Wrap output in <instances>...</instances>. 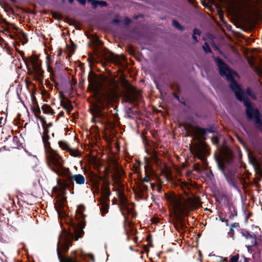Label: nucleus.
Here are the masks:
<instances>
[{"label": "nucleus", "mask_w": 262, "mask_h": 262, "mask_svg": "<svg viewBox=\"0 0 262 262\" xmlns=\"http://www.w3.org/2000/svg\"><path fill=\"white\" fill-rule=\"evenodd\" d=\"M215 62L219 68L221 76H225L230 82V86L233 91L238 100L243 101L246 107V113L250 119H253L256 127L262 130V122L260 119L259 113L257 110L253 108L250 102L245 99L244 95L239 85L235 81L237 74L229 68V67L220 58L215 59Z\"/></svg>", "instance_id": "1"}, {"label": "nucleus", "mask_w": 262, "mask_h": 262, "mask_svg": "<svg viewBox=\"0 0 262 262\" xmlns=\"http://www.w3.org/2000/svg\"><path fill=\"white\" fill-rule=\"evenodd\" d=\"M89 88L94 92L98 103L96 106L97 111L99 112L101 108H104L109 102L115 101L118 98L117 84L113 83L111 88L106 89L105 85L111 82L105 77L96 76L91 74L89 76Z\"/></svg>", "instance_id": "2"}, {"label": "nucleus", "mask_w": 262, "mask_h": 262, "mask_svg": "<svg viewBox=\"0 0 262 262\" xmlns=\"http://www.w3.org/2000/svg\"><path fill=\"white\" fill-rule=\"evenodd\" d=\"M167 200L169 203L171 215L176 220L174 223L176 228L178 225L183 228V216L188 215L190 212L198 209L201 205L200 198L197 196L185 198L170 195L167 196Z\"/></svg>", "instance_id": "3"}, {"label": "nucleus", "mask_w": 262, "mask_h": 262, "mask_svg": "<svg viewBox=\"0 0 262 262\" xmlns=\"http://www.w3.org/2000/svg\"><path fill=\"white\" fill-rule=\"evenodd\" d=\"M48 136L46 134H45L42 137V140L44 143L49 165L50 166H51L52 165L57 166V171H58L59 173L65 174L67 172L66 171H68V170L66 169H63V168H61V167H60V161L58 159V156L55 151L52 149L49 146V143L48 142Z\"/></svg>", "instance_id": "4"}, {"label": "nucleus", "mask_w": 262, "mask_h": 262, "mask_svg": "<svg viewBox=\"0 0 262 262\" xmlns=\"http://www.w3.org/2000/svg\"><path fill=\"white\" fill-rule=\"evenodd\" d=\"M60 167L61 168H63V169H66L68 170V171L64 174L59 173L58 171H57V166H54V167H52V170L55 171L57 174L60 176L65 177L67 180V181L70 183V184L74 185V183L77 185H83L85 182V177L81 174H75L73 175H70V171L69 168H67L62 166V164L60 162Z\"/></svg>", "instance_id": "5"}, {"label": "nucleus", "mask_w": 262, "mask_h": 262, "mask_svg": "<svg viewBox=\"0 0 262 262\" xmlns=\"http://www.w3.org/2000/svg\"><path fill=\"white\" fill-rule=\"evenodd\" d=\"M73 238V236L70 232L65 229L62 230L57 243V252L59 257L61 256L62 252H64L69 249V244Z\"/></svg>", "instance_id": "6"}, {"label": "nucleus", "mask_w": 262, "mask_h": 262, "mask_svg": "<svg viewBox=\"0 0 262 262\" xmlns=\"http://www.w3.org/2000/svg\"><path fill=\"white\" fill-rule=\"evenodd\" d=\"M122 84L125 91L124 97L126 102L132 103L139 98L140 93L135 88L126 81H123Z\"/></svg>", "instance_id": "7"}, {"label": "nucleus", "mask_w": 262, "mask_h": 262, "mask_svg": "<svg viewBox=\"0 0 262 262\" xmlns=\"http://www.w3.org/2000/svg\"><path fill=\"white\" fill-rule=\"evenodd\" d=\"M222 156L215 155V160L219 168L222 172L224 171L225 164L227 158L230 156V150L226 147H224L221 150Z\"/></svg>", "instance_id": "8"}, {"label": "nucleus", "mask_w": 262, "mask_h": 262, "mask_svg": "<svg viewBox=\"0 0 262 262\" xmlns=\"http://www.w3.org/2000/svg\"><path fill=\"white\" fill-rule=\"evenodd\" d=\"M191 151L195 157H197L202 161L205 160L206 155L208 150L207 148L205 147L203 144L200 143L195 145L191 148Z\"/></svg>", "instance_id": "9"}, {"label": "nucleus", "mask_w": 262, "mask_h": 262, "mask_svg": "<svg viewBox=\"0 0 262 262\" xmlns=\"http://www.w3.org/2000/svg\"><path fill=\"white\" fill-rule=\"evenodd\" d=\"M185 128L188 136H190L191 133H192L195 136V138L198 140H199L200 138L202 137L205 134V131L203 129L198 127H194L189 129L187 128L186 127H185Z\"/></svg>", "instance_id": "10"}, {"label": "nucleus", "mask_w": 262, "mask_h": 262, "mask_svg": "<svg viewBox=\"0 0 262 262\" xmlns=\"http://www.w3.org/2000/svg\"><path fill=\"white\" fill-rule=\"evenodd\" d=\"M31 62L34 70L38 74H40V64L38 61L37 57H33L31 59Z\"/></svg>", "instance_id": "11"}, {"label": "nucleus", "mask_w": 262, "mask_h": 262, "mask_svg": "<svg viewBox=\"0 0 262 262\" xmlns=\"http://www.w3.org/2000/svg\"><path fill=\"white\" fill-rule=\"evenodd\" d=\"M62 204L63 203H59V204H57L56 205V209L59 217L61 220V222L62 221L63 218L66 216V213L64 212V210L62 207Z\"/></svg>", "instance_id": "12"}, {"label": "nucleus", "mask_w": 262, "mask_h": 262, "mask_svg": "<svg viewBox=\"0 0 262 262\" xmlns=\"http://www.w3.org/2000/svg\"><path fill=\"white\" fill-rule=\"evenodd\" d=\"M85 208L83 205H79L76 210V216L77 219H83L84 217L83 212Z\"/></svg>", "instance_id": "13"}, {"label": "nucleus", "mask_w": 262, "mask_h": 262, "mask_svg": "<svg viewBox=\"0 0 262 262\" xmlns=\"http://www.w3.org/2000/svg\"><path fill=\"white\" fill-rule=\"evenodd\" d=\"M41 110L45 114L53 115L54 112L52 108L48 104H45L41 107Z\"/></svg>", "instance_id": "14"}, {"label": "nucleus", "mask_w": 262, "mask_h": 262, "mask_svg": "<svg viewBox=\"0 0 262 262\" xmlns=\"http://www.w3.org/2000/svg\"><path fill=\"white\" fill-rule=\"evenodd\" d=\"M250 163L253 165L254 168L256 171H258L260 169V165L257 161V160L254 157H250L249 158Z\"/></svg>", "instance_id": "15"}, {"label": "nucleus", "mask_w": 262, "mask_h": 262, "mask_svg": "<svg viewBox=\"0 0 262 262\" xmlns=\"http://www.w3.org/2000/svg\"><path fill=\"white\" fill-rule=\"evenodd\" d=\"M101 207L100 209L101 212L103 214L107 213L108 212L109 205L105 203L104 201H101L100 203Z\"/></svg>", "instance_id": "16"}, {"label": "nucleus", "mask_w": 262, "mask_h": 262, "mask_svg": "<svg viewBox=\"0 0 262 262\" xmlns=\"http://www.w3.org/2000/svg\"><path fill=\"white\" fill-rule=\"evenodd\" d=\"M91 46H98L100 45H101L102 44V42L101 40L99 39L98 37L95 36L92 37L91 40Z\"/></svg>", "instance_id": "17"}, {"label": "nucleus", "mask_w": 262, "mask_h": 262, "mask_svg": "<svg viewBox=\"0 0 262 262\" xmlns=\"http://www.w3.org/2000/svg\"><path fill=\"white\" fill-rule=\"evenodd\" d=\"M61 105L68 112H70L73 108L71 103L68 100L66 101H61Z\"/></svg>", "instance_id": "18"}, {"label": "nucleus", "mask_w": 262, "mask_h": 262, "mask_svg": "<svg viewBox=\"0 0 262 262\" xmlns=\"http://www.w3.org/2000/svg\"><path fill=\"white\" fill-rule=\"evenodd\" d=\"M110 194H111L110 190L107 188H105L103 192L102 193L103 199L101 201H106V200H107L108 199V197L110 195Z\"/></svg>", "instance_id": "19"}, {"label": "nucleus", "mask_w": 262, "mask_h": 262, "mask_svg": "<svg viewBox=\"0 0 262 262\" xmlns=\"http://www.w3.org/2000/svg\"><path fill=\"white\" fill-rule=\"evenodd\" d=\"M248 243L251 244V246L255 245L256 244L255 237L252 235H249L247 237Z\"/></svg>", "instance_id": "20"}, {"label": "nucleus", "mask_w": 262, "mask_h": 262, "mask_svg": "<svg viewBox=\"0 0 262 262\" xmlns=\"http://www.w3.org/2000/svg\"><path fill=\"white\" fill-rule=\"evenodd\" d=\"M58 144L59 146L64 150H67L68 151V150L70 149L69 145L67 142L64 141H59L58 142Z\"/></svg>", "instance_id": "21"}, {"label": "nucleus", "mask_w": 262, "mask_h": 262, "mask_svg": "<svg viewBox=\"0 0 262 262\" xmlns=\"http://www.w3.org/2000/svg\"><path fill=\"white\" fill-rule=\"evenodd\" d=\"M68 151L70 153V155L73 157H78L80 155L79 152L77 150L72 149L70 148Z\"/></svg>", "instance_id": "22"}, {"label": "nucleus", "mask_w": 262, "mask_h": 262, "mask_svg": "<svg viewBox=\"0 0 262 262\" xmlns=\"http://www.w3.org/2000/svg\"><path fill=\"white\" fill-rule=\"evenodd\" d=\"M147 188V187L146 186H143V185L140 188L139 191H140V195L141 198H143L144 197V191H146Z\"/></svg>", "instance_id": "23"}, {"label": "nucleus", "mask_w": 262, "mask_h": 262, "mask_svg": "<svg viewBox=\"0 0 262 262\" xmlns=\"http://www.w3.org/2000/svg\"><path fill=\"white\" fill-rule=\"evenodd\" d=\"M110 59L113 62H118V57L114 54H112L110 57Z\"/></svg>", "instance_id": "24"}, {"label": "nucleus", "mask_w": 262, "mask_h": 262, "mask_svg": "<svg viewBox=\"0 0 262 262\" xmlns=\"http://www.w3.org/2000/svg\"><path fill=\"white\" fill-rule=\"evenodd\" d=\"M61 262H76L75 260L70 257H62L60 259Z\"/></svg>", "instance_id": "25"}, {"label": "nucleus", "mask_w": 262, "mask_h": 262, "mask_svg": "<svg viewBox=\"0 0 262 262\" xmlns=\"http://www.w3.org/2000/svg\"><path fill=\"white\" fill-rule=\"evenodd\" d=\"M215 260L217 262H222V261H227V258L226 257H222L219 256H215Z\"/></svg>", "instance_id": "26"}, {"label": "nucleus", "mask_w": 262, "mask_h": 262, "mask_svg": "<svg viewBox=\"0 0 262 262\" xmlns=\"http://www.w3.org/2000/svg\"><path fill=\"white\" fill-rule=\"evenodd\" d=\"M173 25L174 26V27L175 28H176L178 30H183V27L176 20H173Z\"/></svg>", "instance_id": "27"}, {"label": "nucleus", "mask_w": 262, "mask_h": 262, "mask_svg": "<svg viewBox=\"0 0 262 262\" xmlns=\"http://www.w3.org/2000/svg\"><path fill=\"white\" fill-rule=\"evenodd\" d=\"M247 94L250 96L252 98L255 99L256 98L255 94L253 93L252 90L250 89H248L247 90Z\"/></svg>", "instance_id": "28"}, {"label": "nucleus", "mask_w": 262, "mask_h": 262, "mask_svg": "<svg viewBox=\"0 0 262 262\" xmlns=\"http://www.w3.org/2000/svg\"><path fill=\"white\" fill-rule=\"evenodd\" d=\"M88 1L91 3L94 8L98 6V1L95 0H88Z\"/></svg>", "instance_id": "29"}, {"label": "nucleus", "mask_w": 262, "mask_h": 262, "mask_svg": "<svg viewBox=\"0 0 262 262\" xmlns=\"http://www.w3.org/2000/svg\"><path fill=\"white\" fill-rule=\"evenodd\" d=\"M238 258H239V257H238V255L233 256L231 257L230 260L229 262H237Z\"/></svg>", "instance_id": "30"}, {"label": "nucleus", "mask_w": 262, "mask_h": 262, "mask_svg": "<svg viewBox=\"0 0 262 262\" xmlns=\"http://www.w3.org/2000/svg\"><path fill=\"white\" fill-rule=\"evenodd\" d=\"M203 49L205 51V52L206 53H208V52H210V47L208 45H207V43H205L204 46H203Z\"/></svg>", "instance_id": "31"}, {"label": "nucleus", "mask_w": 262, "mask_h": 262, "mask_svg": "<svg viewBox=\"0 0 262 262\" xmlns=\"http://www.w3.org/2000/svg\"><path fill=\"white\" fill-rule=\"evenodd\" d=\"M83 232V231L81 230H80L78 233H76V235H75V240L76 241H77L78 240L79 238L80 237V235Z\"/></svg>", "instance_id": "32"}, {"label": "nucleus", "mask_w": 262, "mask_h": 262, "mask_svg": "<svg viewBox=\"0 0 262 262\" xmlns=\"http://www.w3.org/2000/svg\"><path fill=\"white\" fill-rule=\"evenodd\" d=\"M98 5H100L102 7H105L107 5V3L105 2H103V1H101V2L98 1Z\"/></svg>", "instance_id": "33"}, {"label": "nucleus", "mask_w": 262, "mask_h": 262, "mask_svg": "<svg viewBox=\"0 0 262 262\" xmlns=\"http://www.w3.org/2000/svg\"><path fill=\"white\" fill-rule=\"evenodd\" d=\"M200 31L197 29H194L193 31V34L199 36L200 35Z\"/></svg>", "instance_id": "34"}, {"label": "nucleus", "mask_w": 262, "mask_h": 262, "mask_svg": "<svg viewBox=\"0 0 262 262\" xmlns=\"http://www.w3.org/2000/svg\"><path fill=\"white\" fill-rule=\"evenodd\" d=\"M212 141L214 144H216L218 142V138L216 137H214L212 138Z\"/></svg>", "instance_id": "35"}, {"label": "nucleus", "mask_w": 262, "mask_h": 262, "mask_svg": "<svg viewBox=\"0 0 262 262\" xmlns=\"http://www.w3.org/2000/svg\"><path fill=\"white\" fill-rule=\"evenodd\" d=\"M77 1L80 3L82 5H84L85 4L86 0H77Z\"/></svg>", "instance_id": "36"}, {"label": "nucleus", "mask_w": 262, "mask_h": 262, "mask_svg": "<svg viewBox=\"0 0 262 262\" xmlns=\"http://www.w3.org/2000/svg\"><path fill=\"white\" fill-rule=\"evenodd\" d=\"M192 38L193 39V40L196 42H198V39H197V35H195V34H193L192 35Z\"/></svg>", "instance_id": "37"}, {"label": "nucleus", "mask_w": 262, "mask_h": 262, "mask_svg": "<svg viewBox=\"0 0 262 262\" xmlns=\"http://www.w3.org/2000/svg\"><path fill=\"white\" fill-rule=\"evenodd\" d=\"M129 22H130L129 19H126L125 24H126V25L128 24L129 23Z\"/></svg>", "instance_id": "38"}, {"label": "nucleus", "mask_w": 262, "mask_h": 262, "mask_svg": "<svg viewBox=\"0 0 262 262\" xmlns=\"http://www.w3.org/2000/svg\"><path fill=\"white\" fill-rule=\"evenodd\" d=\"M247 248H248V251H251L250 246V245L247 246Z\"/></svg>", "instance_id": "39"}, {"label": "nucleus", "mask_w": 262, "mask_h": 262, "mask_svg": "<svg viewBox=\"0 0 262 262\" xmlns=\"http://www.w3.org/2000/svg\"><path fill=\"white\" fill-rule=\"evenodd\" d=\"M144 182H148V178H145L144 179Z\"/></svg>", "instance_id": "40"}, {"label": "nucleus", "mask_w": 262, "mask_h": 262, "mask_svg": "<svg viewBox=\"0 0 262 262\" xmlns=\"http://www.w3.org/2000/svg\"><path fill=\"white\" fill-rule=\"evenodd\" d=\"M145 161L146 164H147V163H148V159L147 158H145Z\"/></svg>", "instance_id": "41"}, {"label": "nucleus", "mask_w": 262, "mask_h": 262, "mask_svg": "<svg viewBox=\"0 0 262 262\" xmlns=\"http://www.w3.org/2000/svg\"><path fill=\"white\" fill-rule=\"evenodd\" d=\"M249 63L251 66H253V63L250 60H249Z\"/></svg>", "instance_id": "42"}, {"label": "nucleus", "mask_w": 262, "mask_h": 262, "mask_svg": "<svg viewBox=\"0 0 262 262\" xmlns=\"http://www.w3.org/2000/svg\"><path fill=\"white\" fill-rule=\"evenodd\" d=\"M73 1H74V0H69V3H70V4L73 3Z\"/></svg>", "instance_id": "43"}, {"label": "nucleus", "mask_w": 262, "mask_h": 262, "mask_svg": "<svg viewBox=\"0 0 262 262\" xmlns=\"http://www.w3.org/2000/svg\"><path fill=\"white\" fill-rule=\"evenodd\" d=\"M41 119L42 123L43 124V123H44V122H45V121H44V120H43V118H42V119Z\"/></svg>", "instance_id": "44"}]
</instances>
